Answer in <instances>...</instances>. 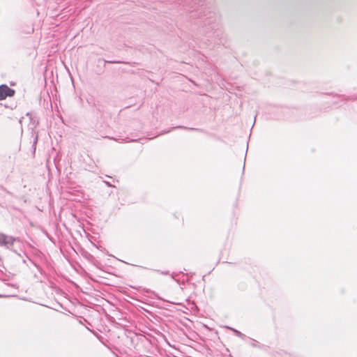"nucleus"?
Here are the masks:
<instances>
[{"label":"nucleus","instance_id":"obj_1","mask_svg":"<svg viewBox=\"0 0 357 357\" xmlns=\"http://www.w3.org/2000/svg\"><path fill=\"white\" fill-rule=\"evenodd\" d=\"M181 4L185 11L189 12L190 20L199 19L198 23L202 26L200 33L206 35V40L215 45L223 44L222 32L218 29L215 19H213V13L206 10L202 0H181Z\"/></svg>","mask_w":357,"mask_h":357},{"label":"nucleus","instance_id":"obj_15","mask_svg":"<svg viewBox=\"0 0 357 357\" xmlns=\"http://www.w3.org/2000/svg\"><path fill=\"white\" fill-rule=\"evenodd\" d=\"M105 183L107 186H109V187H112V185H111V183H110L109 182H108V181H105Z\"/></svg>","mask_w":357,"mask_h":357},{"label":"nucleus","instance_id":"obj_7","mask_svg":"<svg viewBox=\"0 0 357 357\" xmlns=\"http://www.w3.org/2000/svg\"><path fill=\"white\" fill-rule=\"evenodd\" d=\"M253 342L250 344V345L253 347H258L261 349L267 350L268 347L264 344H260L258 342L255 340H252Z\"/></svg>","mask_w":357,"mask_h":357},{"label":"nucleus","instance_id":"obj_12","mask_svg":"<svg viewBox=\"0 0 357 357\" xmlns=\"http://www.w3.org/2000/svg\"><path fill=\"white\" fill-rule=\"evenodd\" d=\"M181 273L183 274V272H180V273H179V274H181ZM178 273H173L172 274V278H173V279H174L177 282H179V281H178V280H176V279H175V277H176V276H178Z\"/></svg>","mask_w":357,"mask_h":357},{"label":"nucleus","instance_id":"obj_4","mask_svg":"<svg viewBox=\"0 0 357 357\" xmlns=\"http://www.w3.org/2000/svg\"><path fill=\"white\" fill-rule=\"evenodd\" d=\"M31 137L33 138L32 149L34 153L36 149V144L38 141V132L33 128L31 130Z\"/></svg>","mask_w":357,"mask_h":357},{"label":"nucleus","instance_id":"obj_5","mask_svg":"<svg viewBox=\"0 0 357 357\" xmlns=\"http://www.w3.org/2000/svg\"><path fill=\"white\" fill-rule=\"evenodd\" d=\"M176 128H181V129H184L186 130H194V131H197V132H206V131L204 130L201 129V128H190V127H185V126H183L173 127L172 128V130L176 129Z\"/></svg>","mask_w":357,"mask_h":357},{"label":"nucleus","instance_id":"obj_18","mask_svg":"<svg viewBox=\"0 0 357 357\" xmlns=\"http://www.w3.org/2000/svg\"><path fill=\"white\" fill-rule=\"evenodd\" d=\"M244 169H245V165L243 167V172H244Z\"/></svg>","mask_w":357,"mask_h":357},{"label":"nucleus","instance_id":"obj_19","mask_svg":"<svg viewBox=\"0 0 357 357\" xmlns=\"http://www.w3.org/2000/svg\"><path fill=\"white\" fill-rule=\"evenodd\" d=\"M23 263L26 264V260L23 259Z\"/></svg>","mask_w":357,"mask_h":357},{"label":"nucleus","instance_id":"obj_11","mask_svg":"<svg viewBox=\"0 0 357 357\" xmlns=\"http://www.w3.org/2000/svg\"><path fill=\"white\" fill-rule=\"evenodd\" d=\"M26 116L29 118L30 121H33V116L32 115L31 112H27Z\"/></svg>","mask_w":357,"mask_h":357},{"label":"nucleus","instance_id":"obj_13","mask_svg":"<svg viewBox=\"0 0 357 357\" xmlns=\"http://www.w3.org/2000/svg\"><path fill=\"white\" fill-rule=\"evenodd\" d=\"M123 140L126 142H128L126 139H123ZM137 141H138V139H132L129 140L128 142H137Z\"/></svg>","mask_w":357,"mask_h":357},{"label":"nucleus","instance_id":"obj_16","mask_svg":"<svg viewBox=\"0 0 357 357\" xmlns=\"http://www.w3.org/2000/svg\"><path fill=\"white\" fill-rule=\"evenodd\" d=\"M24 119V117H22V118L20 119V121H19L20 123H22V119Z\"/></svg>","mask_w":357,"mask_h":357},{"label":"nucleus","instance_id":"obj_6","mask_svg":"<svg viewBox=\"0 0 357 357\" xmlns=\"http://www.w3.org/2000/svg\"><path fill=\"white\" fill-rule=\"evenodd\" d=\"M229 328L234 333L235 335H236L237 337H240L242 340H245V338L248 337L245 334L242 333L241 331H238L236 328L231 327H229Z\"/></svg>","mask_w":357,"mask_h":357},{"label":"nucleus","instance_id":"obj_8","mask_svg":"<svg viewBox=\"0 0 357 357\" xmlns=\"http://www.w3.org/2000/svg\"><path fill=\"white\" fill-rule=\"evenodd\" d=\"M29 260L31 261V263L34 266H36V268L38 269V271H39V273L40 274H43L44 273V271L43 270V268H41V266L40 265H38V264H36V262H34L33 260H31L30 258H29Z\"/></svg>","mask_w":357,"mask_h":357},{"label":"nucleus","instance_id":"obj_20","mask_svg":"<svg viewBox=\"0 0 357 357\" xmlns=\"http://www.w3.org/2000/svg\"><path fill=\"white\" fill-rule=\"evenodd\" d=\"M1 296H1V295H0V297H1Z\"/></svg>","mask_w":357,"mask_h":357},{"label":"nucleus","instance_id":"obj_14","mask_svg":"<svg viewBox=\"0 0 357 357\" xmlns=\"http://www.w3.org/2000/svg\"><path fill=\"white\" fill-rule=\"evenodd\" d=\"M109 63H120L121 62V61H109Z\"/></svg>","mask_w":357,"mask_h":357},{"label":"nucleus","instance_id":"obj_2","mask_svg":"<svg viewBox=\"0 0 357 357\" xmlns=\"http://www.w3.org/2000/svg\"><path fill=\"white\" fill-rule=\"evenodd\" d=\"M15 93V91L6 84L0 85V100H5L8 97H13Z\"/></svg>","mask_w":357,"mask_h":357},{"label":"nucleus","instance_id":"obj_3","mask_svg":"<svg viewBox=\"0 0 357 357\" xmlns=\"http://www.w3.org/2000/svg\"><path fill=\"white\" fill-rule=\"evenodd\" d=\"M15 241L20 242V243L22 242V241L20 238H15V237H13L11 236H7L5 246L7 248H10L11 246L13 245V244Z\"/></svg>","mask_w":357,"mask_h":357},{"label":"nucleus","instance_id":"obj_10","mask_svg":"<svg viewBox=\"0 0 357 357\" xmlns=\"http://www.w3.org/2000/svg\"><path fill=\"white\" fill-rule=\"evenodd\" d=\"M31 122L35 126V127L39 123L38 119L35 116H33V121H31Z\"/></svg>","mask_w":357,"mask_h":357},{"label":"nucleus","instance_id":"obj_9","mask_svg":"<svg viewBox=\"0 0 357 357\" xmlns=\"http://www.w3.org/2000/svg\"><path fill=\"white\" fill-rule=\"evenodd\" d=\"M6 238H7V235L3 234H0V245L5 246Z\"/></svg>","mask_w":357,"mask_h":357},{"label":"nucleus","instance_id":"obj_17","mask_svg":"<svg viewBox=\"0 0 357 357\" xmlns=\"http://www.w3.org/2000/svg\"><path fill=\"white\" fill-rule=\"evenodd\" d=\"M162 273H163V274H165V275H167V274H169V272H168V271H167V272H163Z\"/></svg>","mask_w":357,"mask_h":357}]
</instances>
